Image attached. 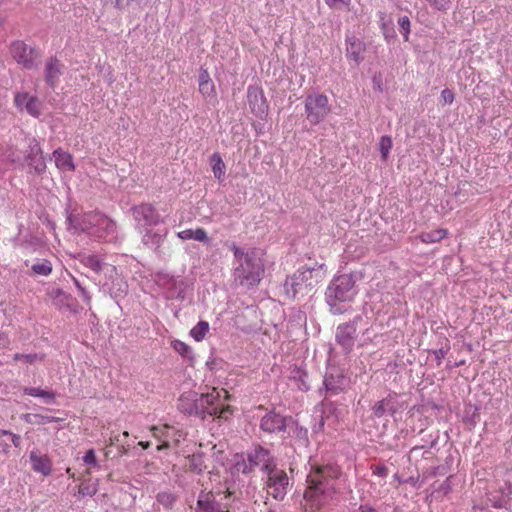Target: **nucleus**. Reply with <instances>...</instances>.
I'll return each instance as SVG.
<instances>
[{
    "label": "nucleus",
    "instance_id": "f03ea898",
    "mask_svg": "<svg viewBox=\"0 0 512 512\" xmlns=\"http://www.w3.org/2000/svg\"><path fill=\"white\" fill-rule=\"evenodd\" d=\"M231 250L238 265L234 269V280L239 285L250 288L257 285L264 273V264L255 249L244 251L235 244Z\"/></svg>",
    "mask_w": 512,
    "mask_h": 512
},
{
    "label": "nucleus",
    "instance_id": "f8f14e48",
    "mask_svg": "<svg viewBox=\"0 0 512 512\" xmlns=\"http://www.w3.org/2000/svg\"><path fill=\"white\" fill-rule=\"evenodd\" d=\"M132 214L135 221L143 226L150 227L160 222V215L152 204L142 203L132 208Z\"/></svg>",
    "mask_w": 512,
    "mask_h": 512
},
{
    "label": "nucleus",
    "instance_id": "6ab92c4d",
    "mask_svg": "<svg viewBox=\"0 0 512 512\" xmlns=\"http://www.w3.org/2000/svg\"><path fill=\"white\" fill-rule=\"evenodd\" d=\"M335 372L336 373H327L324 379V385L327 392L330 394H338L340 391L344 390L347 384V380L344 375L340 371Z\"/></svg>",
    "mask_w": 512,
    "mask_h": 512
},
{
    "label": "nucleus",
    "instance_id": "2eb2a0df",
    "mask_svg": "<svg viewBox=\"0 0 512 512\" xmlns=\"http://www.w3.org/2000/svg\"><path fill=\"white\" fill-rule=\"evenodd\" d=\"M247 458L254 468L261 466L264 472L275 466L270 451L262 446H257L254 450L248 452Z\"/></svg>",
    "mask_w": 512,
    "mask_h": 512
},
{
    "label": "nucleus",
    "instance_id": "b1692460",
    "mask_svg": "<svg viewBox=\"0 0 512 512\" xmlns=\"http://www.w3.org/2000/svg\"><path fill=\"white\" fill-rule=\"evenodd\" d=\"M166 236V231H157L153 232L152 230L147 229L145 234L142 237V242L144 245L157 249L160 247L163 242L164 237Z\"/></svg>",
    "mask_w": 512,
    "mask_h": 512
},
{
    "label": "nucleus",
    "instance_id": "e433bc0d",
    "mask_svg": "<svg viewBox=\"0 0 512 512\" xmlns=\"http://www.w3.org/2000/svg\"><path fill=\"white\" fill-rule=\"evenodd\" d=\"M392 148V139L388 135H384L380 138L379 150L383 161L388 159L389 152Z\"/></svg>",
    "mask_w": 512,
    "mask_h": 512
},
{
    "label": "nucleus",
    "instance_id": "f257e3e1",
    "mask_svg": "<svg viewBox=\"0 0 512 512\" xmlns=\"http://www.w3.org/2000/svg\"><path fill=\"white\" fill-rule=\"evenodd\" d=\"M342 472L338 465L312 464L307 475V488L304 492L305 508L309 512H319L336 493L335 481Z\"/></svg>",
    "mask_w": 512,
    "mask_h": 512
},
{
    "label": "nucleus",
    "instance_id": "de8ad7c7",
    "mask_svg": "<svg viewBox=\"0 0 512 512\" xmlns=\"http://www.w3.org/2000/svg\"><path fill=\"white\" fill-rule=\"evenodd\" d=\"M29 100V94L28 93H17L15 95V104L19 108H25L27 105V101Z\"/></svg>",
    "mask_w": 512,
    "mask_h": 512
},
{
    "label": "nucleus",
    "instance_id": "6e6d98bb",
    "mask_svg": "<svg viewBox=\"0 0 512 512\" xmlns=\"http://www.w3.org/2000/svg\"><path fill=\"white\" fill-rule=\"evenodd\" d=\"M373 473L375 475H378V476H381V477H385V476H387L388 469L384 465H377V466H375V468L373 470Z\"/></svg>",
    "mask_w": 512,
    "mask_h": 512
},
{
    "label": "nucleus",
    "instance_id": "79ce46f5",
    "mask_svg": "<svg viewBox=\"0 0 512 512\" xmlns=\"http://www.w3.org/2000/svg\"><path fill=\"white\" fill-rule=\"evenodd\" d=\"M401 32L403 33L404 39L408 40L410 33V20L407 16L400 17L398 20Z\"/></svg>",
    "mask_w": 512,
    "mask_h": 512
},
{
    "label": "nucleus",
    "instance_id": "bf43d9fd",
    "mask_svg": "<svg viewBox=\"0 0 512 512\" xmlns=\"http://www.w3.org/2000/svg\"><path fill=\"white\" fill-rule=\"evenodd\" d=\"M158 281L163 283L171 282L173 284L176 282V280L172 276L166 274L158 275Z\"/></svg>",
    "mask_w": 512,
    "mask_h": 512
},
{
    "label": "nucleus",
    "instance_id": "0eeeda50",
    "mask_svg": "<svg viewBox=\"0 0 512 512\" xmlns=\"http://www.w3.org/2000/svg\"><path fill=\"white\" fill-rule=\"evenodd\" d=\"M10 53L17 64L27 70L37 68L41 56L38 49L20 40L14 41L10 45Z\"/></svg>",
    "mask_w": 512,
    "mask_h": 512
},
{
    "label": "nucleus",
    "instance_id": "603ef678",
    "mask_svg": "<svg viewBox=\"0 0 512 512\" xmlns=\"http://www.w3.org/2000/svg\"><path fill=\"white\" fill-rule=\"evenodd\" d=\"M437 492H440L442 493L443 495H446L450 492L451 490V485H450V477L447 478L443 483H441L439 485L438 488L435 489Z\"/></svg>",
    "mask_w": 512,
    "mask_h": 512
},
{
    "label": "nucleus",
    "instance_id": "c85d7f7f",
    "mask_svg": "<svg viewBox=\"0 0 512 512\" xmlns=\"http://www.w3.org/2000/svg\"><path fill=\"white\" fill-rule=\"evenodd\" d=\"M179 238L183 240L194 239L200 242H207L208 236L206 231L203 228H198L196 230L186 229L178 233Z\"/></svg>",
    "mask_w": 512,
    "mask_h": 512
},
{
    "label": "nucleus",
    "instance_id": "ea45409f",
    "mask_svg": "<svg viewBox=\"0 0 512 512\" xmlns=\"http://www.w3.org/2000/svg\"><path fill=\"white\" fill-rule=\"evenodd\" d=\"M199 91L206 98L214 97L215 96L214 83L212 81H205V82L199 83Z\"/></svg>",
    "mask_w": 512,
    "mask_h": 512
},
{
    "label": "nucleus",
    "instance_id": "5701e85b",
    "mask_svg": "<svg viewBox=\"0 0 512 512\" xmlns=\"http://www.w3.org/2000/svg\"><path fill=\"white\" fill-rule=\"evenodd\" d=\"M78 258L81 264L97 274L107 268L106 263H104L98 256L94 254L81 253L78 255Z\"/></svg>",
    "mask_w": 512,
    "mask_h": 512
},
{
    "label": "nucleus",
    "instance_id": "69168bd1",
    "mask_svg": "<svg viewBox=\"0 0 512 512\" xmlns=\"http://www.w3.org/2000/svg\"><path fill=\"white\" fill-rule=\"evenodd\" d=\"M139 445L143 448V449H147L149 446H150V443L149 442H139Z\"/></svg>",
    "mask_w": 512,
    "mask_h": 512
},
{
    "label": "nucleus",
    "instance_id": "20e7f679",
    "mask_svg": "<svg viewBox=\"0 0 512 512\" xmlns=\"http://www.w3.org/2000/svg\"><path fill=\"white\" fill-rule=\"evenodd\" d=\"M219 393L213 390L211 393L199 395L196 392L183 394L179 399V409L187 414H195L204 417L205 415L225 418L231 412L229 406L221 407L217 401Z\"/></svg>",
    "mask_w": 512,
    "mask_h": 512
},
{
    "label": "nucleus",
    "instance_id": "aec40b11",
    "mask_svg": "<svg viewBox=\"0 0 512 512\" xmlns=\"http://www.w3.org/2000/svg\"><path fill=\"white\" fill-rule=\"evenodd\" d=\"M89 221L90 223H98L96 227L103 230L102 233L97 234L98 237H104L105 235L113 234L115 232V222L101 213L91 215L89 217Z\"/></svg>",
    "mask_w": 512,
    "mask_h": 512
},
{
    "label": "nucleus",
    "instance_id": "052dcab7",
    "mask_svg": "<svg viewBox=\"0 0 512 512\" xmlns=\"http://www.w3.org/2000/svg\"><path fill=\"white\" fill-rule=\"evenodd\" d=\"M133 0H116L115 2V6L118 8V9H124L125 7H127L128 5L131 4Z\"/></svg>",
    "mask_w": 512,
    "mask_h": 512
},
{
    "label": "nucleus",
    "instance_id": "4468645a",
    "mask_svg": "<svg viewBox=\"0 0 512 512\" xmlns=\"http://www.w3.org/2000/svg\"><path fill=\"white\" fill-rule=\"evenodd\" d=\"M402 408L403 404L398 401V396L394 393L375 403L372 407V412L374 416L381 418L386 414L394 415Z\"/></svg>",
    "mask_w": 512,
    "mask_h": 512
},
{
    "label": "nucleus",
    "instance_id": "2f4dec72",
    "mask_svg": "<svg viewBox=\"0 0 512 512\" xmlns=\"http://www.w3.org/2000/svg\"><path fill=\"white\" fill-rule=\"evenodd\" d=\"M178 496L172 492L163 491L156 495V501L164 508L170 510L177 501Z\"/></svg>",
    "mask_w": 512,
    "mask_h": 512
},
{
    "label": "nucleus",
    "instance_id": "9d476101",
    "mask_svg": "<svg viewBox=\"0 0 512 512\" xmlns=\"http://www.w3.org/2000/svg\"><path fill=\"white\" fill-rule=\"evenodd\" d=\"M291 424V416H282L279 413L271 411L262 417L260 428L266 433H281L286 432Z\"/></svg>",
    "mask_w": 512,
    "mask_h": 512
},
{
    "label": "nucleus",
    "instance_id": "7c9ffc66",
    "mask_svg": "<svg viewBox=\"0 0 512 512\" xmlns=\"http://www.w3.org/2000/svg\"><path fill=\"white\" fill-rule=\"evenodd\" d=\"M33 275L48 276L52 272V264L46 259L37 260L31 265Z\"/></svg>",
    "mask_w": 512,
    "mask_h": 512
},
{
    "label": "nucleus",
    "instance_id": "680f3d73",
    "mask_svg": "<svg viewBox=\"0 0 512 512\" xmlns=\"http://www.w3.org/2000/svg\"><path fill=\"white\" fill-rule=\"evenodd\" d=\"M205 81H211L209 74L206 70H202L199 75V83L205 82Z\"/></svg>",
    "mask_w": 512,
    "mask_h": 512
},
{
    "label": "nucleus",
    "instance_id": "864d4df0",
    "mask_svg": "<svg viewBox=\"0 0 512 512\" xmlns=\"http://www.w3.org/2000/svg\"><path fill=\"white\" fill-rule=\"evenodd\" d=\"M96 492L95 489H91L89 486H85V485H80L79 486V489H78V494L81 495V496H92L94 495Z\"/></svg>",
    "mask_w": 512,
    "mask_h": 512
},
{
    "label": "nucleus",
    "instance_id": "5fc2aeb1",
    "mask_svg": "<svg viewBox=\"0 0 512 512\" xmlns=\"http://www.w3.org/2000/svg\"><path fill=\"white\" fill-rule=\"evenodd\" d=\"M40 397L46 400V403H53L55 400V394L52 391L42 390Z\"/></svg>",
    "mask_w": 512,
    "mask_h": 512
},
{
    "label": "nucleus",
    "instance_id": "e2e57ef3",
    "mask_svg": "<svg viewBox=\"0 0 512 512\" xmlns=\"http://www.w3.org/2000/svg\"><path fill=\"white\" fill-rule=\"evenodd\" d=\"M325 3L330 7V8H334V9H337L339 8V0H325Z\"/></svg>",
    "mask_w": 512,
    "mask_h": 512
},
{
    "label": "nucleus",
    "instance_id": "a211bd4d",
    "mask_svg": "<svg viewBox=\"0 0 512 512\" xmlns=\"http://www.w3.org/2000/svg\"><path fill=\"white\" fill-rule=\"evenodd\" d=\"M32 469L35 472L41 473L44 476H48L52 472V462L49 457L45 454H41L39 451H31L29 455Z\"/></svg>",
    "mask_w": 512,
    "mask_h": 512
},
{
    "label": "nucleus",
    "instance_id": "cd10ccee",
    "mask_svg": "<svg viewBox=\"0 0 512 512\" xmlns=\"http://www.w3.org/2000/svg\"><path fill=\"white\" fill-rule=\"evenodd\" d=\"M211 164H212V171L214 174V177L222 182L225 178V163L223 162L221 156L218 153H214L211 158Z\"/></svg>",
    "mask_w": 512,
    "mask_h": 512
},
{
    "label": "nucleus",
    "instance_id": "7ed1b4c3",
    "mask_svg": "<svg viewBox=\"0 0 512 512\" xmlns=\"http://www.w3.org/2000/svg\"><path fill=\"white\" fill-rule=\"evenodd\" d=\"M356 279L352 274H342L334 277L325 292L326 303L334 315L348 311V304L357 295Z\"/></svg>",
    "mask_w": 512,
    "mask_h": 512
},
{
    "label": "nucleus",
    "instance_id": "6e6552de",
    "mask_svg": "<svg viewBox=\"0 0 512 512\" xmlns=\"http://www.w3.org/2000/svg\"><path fill=\"white\" fill-rule=\"evenodd\" d=\"M268 479L266 482L268 494L275 500L282 501L289 486V477L284 470H279L276 465L266 472Z\"/></svg>",
    "mask_w": 512,
    "mask_h": 512
},
{
    "label": "nucleus",
    "instance_id": "09e8293b",
    "mask_svg": "<svg viewBox=\"0 0 512 512\" xmlns=\"http://www.w3.org/2000/svg\"><path fill=\"white\" fill-rule=\"evenodd\" d=\"M431 6L438 10H446L449 7L450 0H426Z\"/></svg>",
    "mask_w": 512,
    "mask_h": 512
},
{
    "label": "nucleus",
    "instance_id": "ddd939ff",
    "mask_svg": "<svg viewBox=\"0 0 512 512\" xmlns=\"http://www.w3.org/2000/svg\"><path fill=\"white\" fill-rule=\"evenodd\" d=\"M247 100L251 111L259 118H263L268 112V103L263 90L256 86H250L247 91Z\"/></svg>",
    "mask_w": 512,
    "mask_h": 512
},
{
    "label": "nucleus",
    "instance_id": "dca6fc26",
    "mask_svg": "<svg viewBox=\"0 0 512 512\" xmlns=\"http://www.w3.org/2000/svg\"><path fill=\"white\" fill-rule=\"evenodd\" d=\"M64 71L63 63L56 57H50L47 59L44 67V78L46 83L51 87L55 88L59 83V79Z\"/></svg>",
    "mask_w": 512,
    "mask_h": 512
},
{
    "label": "nucleus",
    "instance_id": "338daca9",
    "mask_svg": "<svg viewBox=\"0 0 512 512\" xmlns=\"http://www.w3.org/2000/svg\"><path fill=\"white\" fill-rule=\"evenodd\" d=\"M339 2L343 6H349L351 3V0H339Z\"/></svg>",
    "mask_w": 512,
    "mask_h": 512
},
{
    "label": "nucleus",
    "instance_id": "72a5a7b5",
    "mask_svg": "<svg viewBox=\"0 0 512 512\" xmlns=\"http://www.w3.org/2000/svg\"><path fill=\"white\" fill-rule=\"evenodd\" d=\"M288 436L296 437L297 439L307 442V429L298 425V423L292 418V424L287 428Z\"/></svg>",
    "mask_w": 512,
    "mask_h": 512
},
{
    "label": "nucleus",
    "instance_id": "bb28decb",
    "mask_svg": "<svg viewBox=\"0 0 512 512\" xmlns=\"http://www.w3.org/2000/svg\"><path fill=\"white\" fill-rule=\"evenodd\" d=\"M189 468L197 474H201L206 468L205 455L202 452L194 453L188 456Z\"/></svg>",
    "mask_w": 512,
    "mask_h": 512
},
{
    "label": "nucleus",
    "instance_id": "4c0bfd02",
    "mask_svg": "<svg viewBox=\"0 0 512 512\" xmlns=\"http://www.w3.org/2000/svg\"><path fill=\"white\" fill-rule=\"evenodd\" d=\"M26 111L34 117L39 116L40 114V101L34 97L29 95V100L27 101V105L25 106Z\"/></svg>",
    "mask_w": 512,
    "mask_h": 512
},
{
    "label": "nucleus",
    "instance_id": "39448f33",
    "mask_svg": "<svg viewBox=\"0 0 512 512\" xmlns=\"http://www.w3.org/2000/svg\"><path fill=\"white\" fill-rule=\"evenodd\" d=\"M321 267L300 268L284 283V290L288 297H305L311 294L316 285L322 280Z\"/></svg>",
    "mask_w": 512,
    "mask_h": 512
},
{
    "label": "nucleus",
    "instance_id": "393cba45",
    "mask_svg": "<svg viewBox=\"0 0 512 512\" xmlns=\"http://www.w3.org/2000/svg\"><path fill=\"white\" fill-rule=\"evenodd\" d=\"M53 155L55 158V164L58 168L68 171H73L75 169L72 162V156L69 153L61 149H57L54 151Z\"/></svg>",
    "mask_w": 512,
    "mask_h": 512
},
{
    "label": "nucleus",
    "instance_id": "473e14b6",
    "mask_svg": "<svg viewBox=\"0 0 512 512\" xmlns=\"http://www.w3.org/2000/svg\"><path fill=\"white\" fill-rule=\"evenodd\" d=\"M447 231L444 229H437L430 232H424L420 235L423 243H436L445 238Z\"/></svg>",
    "mask_w": 512,
    "mask_h": 512
},
{
    "label": "nucleus",
    "instance_id": "58836bf2",
    "mask_svg": "<svg viewBox=\"0 0 512 512\" xmlns=\"http://www.w3.org/2000/svg\"><path fill=\"white\" fill-rule=\"evenodd\" d=\"M95 213L96 212H90V213L85 214L83 216V219L81 220V222L75 224L74 227L76 229H79L82 232H89L90 229H92L93 227H96V225H98V223H90V221H89V217Z\"/></svg>",
    "mask_w": 512,
    "mask_h": 512
},
{
    "label": "nucleus",
    "instance_id": "9b49d317",
    "mask_svg": "<svg viewBox=\"0 0 512 512\" xmlns=\"http://www.w3.org/2000/svg\"><path fill=\"white\" fill-rule=\"evenodd\" d=\"M28 150L26 151L25 163L29 168V173L37 175L42 174L46 169V163L42 156L41 148L35 139L29 142Z\"/></svg>",
    "mask_w": 512,
    "mask_h": 512
},
{
    "label": "nucleus",
    "instance_id": "0e129e2a",
    "mask_svg": "<svg viewBox=\"0 0 512 512\" xmlns=\"http://www.w3.org/2000/svg\"><path fill=\"white\" fill-rule=\"evenodd\" d=\"M361 512H377L375 509L367 506H360Z\"/></svg>",
    "mask_w": 512,
    "mask_h": 512
},
{
    "label": "nucleus",
    "instance_id": "f704fd0d",
    "mask_svg": "<svg viewBox=\"0 0 512 512\" xmlns=\"http://www.w3.org/2000/svg\"><path fill=\"white\" fill-rule=\"evenodd\" d=\"M209 330V324L206 321H200L194 326L190 332L196 341H201Z\"/></svg>",
    "mask_w": 512,
    "mask_h": 512
},
{
    "label": "nucleus",
    "instance_id": "37998d69",
    "mask_svg": "<svg viewBox=\"0 0 512 512\" xmlns=\"http://www.w3.org/2000/svg\"><path fill=\"white\" fill-rule=\"evenodd\" d=\"M293 373H294L293 378L297 379L300 382V384L298 385L299 389L308 390L309 385H307V383L305 381V378L307 377L306 372L297 369Z\"/></svg>",
    "mask_w": 512,
    "mask_h": 512
},
{
    "label": "nucleus",
    "instance_id": "13d9d810",
    "mask_svg": "<svg viewBox=\"0 0 512 512\" xmlns=\"http://www.w3.org/2000/svg\"><path fill=\"white\" fill-rule=\"evenodd\" d=\"M23 391H24V394H26V395H30V396H34V397H40L42 389L26 387V388H24Z\"/></svg>",
    "mask_w": 512,
    "mask_h": 512
},
{
    "label": "nucleus",
    "instance_id": "f3484780",
    "mask_svg": "<svg viewBox=\"0 0 512 512\" xmlns=\"http://www.w3.org/2000/svg\"><path fill=\"white\" fill-rule=\"evenodd\" d=\"M196 512H229L228 509L221 507V504L215 500L212 492L201 491L196 503Z\"/></svg>",
    "mask_w": 512,
    "mask_h": 512
},
{
    "label": "nucleus",
    "instance_id": "412c9836",
    "mask_svg": "<svg viewBox=\"0 0 512 512\" xmlns=\"http://www.w3.org/2000/svg\"><path fill=\"white\" fill-rule=\"evenodd\" d=\"M346 42L347 55L359 64L362 60V53L365 51V44L354 36L348 37Z\"/></svg>",
    "mask_w": 512,
    "mask_h": 512
},
{
    "label": "nucleus",
    "instance_id": "a19ab883",
    "mask_svg": "<svg viewBox=\"0 0 512 512\" xmlns=\"http://www.w3.org/2000/svg\"><path fill=\"white\" fill-rule=\"evenodd\" d=\"M83 461L86 465L93 468H96L99 466L95 451L93 449H90L86 452L85 456L83 457Z\"/></svg>",
    "mask_w": 512,
    "mask_h": 512
},
{
    "label": "nucleus",
    "instance_id": "1a4fd4ad",
    "mask_svg": "<svg viewBox=\"0 0 512 512\" xmlns=\"http://www.w3.org/2000/svg\"><path fill=\"white\" fill-rule=\"evenodd\" d=\"M360 320L361 316H356L352 321L343 323L337 327L335 339L346 354L351 352L355 344L356 325Z\"/></svg>",
    "mask_w": 512,
    "mask_h": 512
},
{
    "label": "nucleus",
    "instance_id": "a18cd8bd",
    "mask_svg": "<svg viewBox=\"0 0 512 512\" xmlns=\"http://www.w3.org/2000/svg\"><path fill=\"white\" fill-rule=\"evenodd\" d=\"M74 283L79 291V295L82 297L83 301L86 303V304H90L91 302V295L89 294V292L86 290L85 287L82 286V284L80 283V281L76 278H74Z\"/></svg>",
    "mask_w": 512,
    "mask_h": 512
},
{
    "label": "nucleus",
    "instance_id": "a878e982",
    "mask_svg": "<svg viewBox=\"0 0 512 512\" xmlns=\"http://www.w3.org/2000/svg\"><path fill=\"white\" fill-rule=\"evenodd\" d=\"M22 419L29 424L32 425H44L51 422H59L62 421V418L49 416V415H42V414H36V413H27L22 416Z\"/></svg>",
    "mask_w": 512,
    "mask_h": 512
},
{
    "label": "nucleus",
    "instance_id": "4be33fe9",
    "mask_svg": "<svg viewBox=\"0 0 512 512\" xmlns=\"http://www.w3.org/2000/svg\"><path fill=\"white\" fill-rule=\"evenodd\" d=\"M21 444V437L8 430H0V453L8 454L11 445L19 447Z\"/></svg>",
    "mask_w": 512,
    "mask_h": 512
},
{
    "label": "nucleus",
    "instance_id": "c9c22d12",
    "mask_svg": "<svg viewBox=\"0 0 512 512\" xmlns=\"http://www.w3.org/2000/svg\"><path fill=\"white\" fill-rule=\"evenodd\" d=\"M172 347L182 357H184L190 361H192L194 359L191 348L186 343H184L180 340H175L172 342Z\"/></svg>",
    "mask_w": 512,
    "mask_h": 512
},
{
    "label": "nucleus",
    "instance_id": "423d86ee",
    "mask_svg": "<svg viewBox=\"0 0 512 512\" xmlns=\"http://www.w3.org/2000/svg\"><path fill=\"white\" fill-rule=\"evenodd\" d=\"M331 112V106L326 95L320 93L309 94L305 99L306 118L312 125L323 121Z\"/></svg>",
    "mask_w": 512,
    "mask_h": 512
},
{
    "label": "nucleus",
    "instance_id": "3c124183",
    "mask_svg": "<svg viewBox=\"0 0 512 512\" xmlns=\"http://www.w3.org/2000/svg\"><path fill=\"white\" fill-rule=\"evenodd\" d=\"M450 347L447 345L446 348L442 347L438 350H434L433 351V354L437 360V364L440 365L441 364V361L442 359L445 358V356L447 355L448 351H449Z\"/></svg>",
    "mask_w": 512,
    "mask_h": 512
},
{
    "label": "nucleus",
    "instance_id": "774afa93",
    "mask_svg": "<svg viewBox=\"0 0 512 512\" xmlns=\"http://www.w3.org/2000/svg\"><path fill=\"white\" fill-rule=\"evenodd\" d=\"M493 507H494V508H502V507H503V505H502L500 502H495V503L493 504Z\"/></svg>",
    "mask_w": 512,
    "mask_h": 512
},
{
    "label": "nucleus",
    "instance_id": "c756f323",
    "mask_svg": "<svg viewBox=\"0 0 512 512\" xmlns=\"http://www.w3.org/2000/svg\"><path fill=\"white\" fill-rule=\"evenodd\" d=\"M57 305H65L70 311L77 312L76 300L69 294L58 289L55 295Z\"/></svg>",
    "mask_w": 512,
    "mask_h": 512
},
{
    "label": "nucleus",
    "instance_id": "49530a36",
    "mask_svg": "<svg viewBox=\"0 0 512 512\" xmlns=\"http://www.w3.org/2000/svg\"><path fill=\"white\" fill-rule=\"evenodd\" d=\"M236 469L243 474H249L254 471V467L252 464L248 461V458L246 460H242L241 462L236 463Z\"/></svg>",
    "mask_w": 512,
    "mask_h": 512
},
{
    "label": "nucleus",
    "instance_id": "c03bdc74",
    "mask_svg": "<svg viewBox=\"0 0 512 512\" xmlns=\"http://www.w3.org/2000/svg\"><path fill=\"white\" fill-rule=\"evenodd\" d=\"M42 360V357H39L37 354H15L14 360L15 361H24L26 363H33L36 360Z\"/></svg>",
    "mask_w": 512,
    "mask_h": 512
},
{
    "label": "nucleus",
    "instance_id": "4d7b16f0",
    "mask_svg": "<svg viewBox=\"0 0 512 512\" xmlns=\"http://www.w3.org/2000/svg\"><path fill=\"white\" fill-rule=\"evenodd\" d=\"M384 36L387 40L394 38L395 32L393 28H388L387 24H382Z\"/></svg>",
    "mask_w": 512,
    "mask_h": 512
},
{
    "label": "nucleus",
    "instance_id": "8fccbe9b",
    "mask_svg": "<svg viewBox=\"0 0 512 512\" xmlns=\"http://www.w3.org/2000/svg\"><path fill=\"white\" fill-rule=\"evenodd\" d=\"M441 99L444 104H451L454 101V93L452 90L446 88L441 92Z\"/></svg>",
    "mask_w": 512,
    "mask_h": 512
}]
</instances>
